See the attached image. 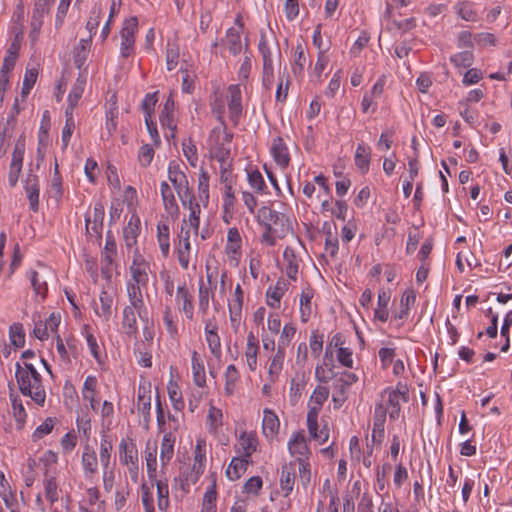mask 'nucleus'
Returning a JSON list of instances; mask_svg holds the SVG:
<instances>
[{"label": "nucleus", "instance_id": "24", "mask_svg": "<svg viewBox=\"0 0 512 512\" xmlns=\"http://www.w3.org/2000/svg\"><path fill=\"white\" fill-rule=\"evenodd\" d=\"M259 351V341L257 337L250 332L247 336V344L245 348V357L247 365L251 371H255L257 368V355Z\"/></svg>", "mask_w": 512, "mask_h": 512}, {"label": "nucleus", "instance_id": "50", "mask_svg": "<svg viewBox=\"0 0 512 512\" xmlns=\"http://www.w3.org/2000/svg\"><path fill=\"white\" fill-rule=\"evenodd\" d=\"M319 407H310L307 413V427L311 437H321L318 434Z\"/></svg>", "mask_w": 512, "mask_h": 512}, {"label": "nucleus", "instance_id": "62", "mask_svg": "<svg viewBox=\"0 0 512 512\" xmlns=\"http://www.w3.org/2000/svg\"><path fill=\"white\" fill-rule=\"evenodd\" d=\"M183 153L190 165L195 167L198 160L197 149L191 139L183 143Z\"/></svg>", "mask_w": 512, "mask_h": 512}, {"label": "nucleus", "instance_id": "23", "mask_svg": "<svg viewBox=\"0 0 512 512\" xmlns=\"http://www.w3.org/2000/svg\"><path fill=\"white\" fill-rule=\"evenodd\" d=\"M160 193L163 200L164 208L166 212L175 217L178 215L179 208L173 194V191L167 182H162L160 185Z\"/></svg>", "mask_w": 512, "mask_h": 512}, {"label": "nucleus", "instance_id": "12", "mask_svg": "<svg viewBox=\"0 0 512 512\" xmlns=\"http://www.w3.org/2000/svg\"><path fill=\"white\" fill-rule=\"evenodd\" d=\"M387 416V408L383 403L375 406L373 417L372 441L380 443L384 438V425Z\"/></svg>", "mask_w": 512, "mask_h": 512}, {"label": "nucleus", "instance_id": "47", "mask_svg": "<svg viewBox=\"0 0 512 512\" xmlns=\"http://www.w3.org/2000/svg\"><path fill=\"white\" fill-rule=\"evenodd\" d=\"M9 337L11 343L17 347L21 348L25 344V333L23 330V326L20 323H14L9 328Z\"/></svg>", "mask_w": 512, "mask_h": 512}, {"label": "nucleus", "instance_id": "42", "mask_svg": "<svg viewBox=\"0 0 512 512\" xmlns=\"http://www.w3.org/2000/svg\"><path fill=\"white\" fill-rule=\"evenodd\" d=\"M313 298V291L311 288H306L300 295V313L302 322H307L310 318L312 308L311 299Z\"/></svg>", "mask_w": 512, "mask_h": 512}, {"label": "nucleus", "instance_id": "2", "mask_svg": "<svg viewBox=\"0 0 512 512\" xmlns=\"http://www.w3.org/2000/svg\"><path fill=\"white\" fill-rule=\"evenodd\" d=\"M259 217L262 219L265 228L280 239L292 230L289 218L269 207H262L259 211Z\"/></svg>", "mask_w": 512, "mask_h": 512}, {"label": "nucleus", "instance_id": "35", "mask_svg": "<svg viewBox=\"0 0 512 512\" xmlns=\"http://www.w3.org/2000/svg\"><path fill=\"white\" fill-rule=\"evenodd\" d=\"M99 300L100 307L95 308V313L105 321H109L112 316L113 298L106 291H102Z\"/></svg>", "mask_w": 512, "mask_h": 512}, {"label": "nucleus", "instance_id": "6", "mask_svg": "<svg viewBox=\"0 0 512 512\" xmlns=\"http://www.w3.org/2000/svg\"><path fill=\"white\" fill-rule=\"evenodd\" d=\"M138 30V20L136 17H130L125 20L123 27L120 31L121 36V55L129 57L134 52L135 33Z\"/></svg>", "mask_w": 512, "mask_h": 512}, {"label": "nucleus", "instance_id": "16", "mask_svg": "<svg viewBox=\"0 0 512 512\" xmlns=\"http://www.w3.org/2000/svg\"><path fill=\"white\" fill-rule=\"evenodd\" d=\"M289 451L297 458H303L305 461L310 454L307 440L303 431L297 432L288 443Z\"/></svg>", "mask_w": 512, "mask_h": 512}, {"label": "nucleus", "instance_id": "63", "mask_svg": "<svg viewBox=\"0 0 512 512\" xmlns=\"http://www.w3.org/2000/svg\"><path fill=\"white\" fill-rule=\"evenodd\" d=\"M153 156H154L153 148L149 144H145L139 150L138 159H139L140 164L143 167H147L150 165V163L153 159Z\"/></svg>", "mask_w": 512, "mask_h": 512}, {"label": "nucleus", "instance_id": "37", "mask_svg": "<svg viewBox=\"0 0 512 512\" xmlns=\"http://www.w3.org/2000/svg\"><path fill=\"white\" fill-rule=\"evenodd\" d=\"M192 372L195 385L198 387L205 386V368L196 351H194L192 354Z\"/></svg>", "mask_w": 512, "mask_h": 512}, {"label": "nucleus", "instance_id": "51", "mask_svg": "<svg viewBox=\"0 0 512 512\" xmlns=\"http://www.w3.org/2000/svg\"><path fill=\"white\" fill-rule=\"evenodd\" d=\"M299 481L304 489L311 483V470L310 465L303 458H297Z\"/></svg>", "mask_w": 512, "mask_h": 512}, {"label": "nucleus", "instance_id": "9", "mask_svg": "<svg viewBox=\"0 0 512 512\" xmlns=\"http://www.w3.org/2000/svg\"><path fill=\"white\" fill-rule=\"evenodd\" d=\"M24 189L27 193L30 209L38 211L39 206V179L32 169H29L24 179Z\"/></svg>", "mask_w": 512, "mask_h": 512}, {"label": "nucleus", "instance_id": "45", "mask_svg": "<svg viewBox=\"0 0 512 512\" xmlns=\"http://www.w3.org/2000/svg\"><path fill=\"white\" fill-rule=\"evenodd\" d=\"M113 449L112 442L107 436H104L100 442V463L103 469H108L111 460V452Z\"/></svg>", "mask_w": 512, "mask_h": 512}, {"label": "nucleus", "instance_id": "28", "mask_svg": "<svg viewBox=\"0 0 512 512\" xmlns=\"http://www.w3.org/2000/svg\"><path fill=\"white\" fill-rule=\"evenodd\" d=\"M27 277L30 280L35 294L45 298L48 292L46 276L43 273L31 269L27 272Z\"/></svg>", "mask_w": 512, "mask_h": 512}, {"label": "nucleus", "instance_id": "34", "mask_svg": "<svg viewBox=\"0 0 512 512\" xmlns=\"http://www.w3.org/2000/svg\"><path fill=\"white\" fill-rule=\"evenodd\" d=\"M286 291V284L278 281L274 287H269L266 292L267 305L272 308H279L281 298Z\"/></svg>", "mask_w": 512, "mask_h": 512}, {"label": "nucleus", "instance_id": "1", "mask_svg": "<svg viewBox=\"0 0 512 512\" xmlns=\"http://www.w3.org/2000/svg\"><path fill=\"white\" fill-rule=\"evenodd\" d=\"M15 378L19 391L30 397L37 405L44 406L46 400V392L42 382V377L32 363H24L22 366L19 362L15 364Z\"/></svg>", "mask_w": 512, "mask_h": 512}, {"label": "nucleus", "instance_id": "17", "mask_svg": "<svg viewBox=\"0 0 512 512\" xmlns=\"http://www.w3.org/2000/svg\"><path fill=\"white\" fill-rule=\"evenodd\" d=\"M84 474L86 478H91L98 470V459L96 452L90 445H85L81 457Z\"/></svg>", "mask_w": 512, "mask_h": 512}, {"label": "nucleus", "instance_id": "27", "mask_svg": "<svg viewBox=\"0 0 512 512\" xmlns=\"http://www.w3.org/2000/svg\"><path fill=\"white\" fill-rule=\"evenodd\" d=\"M120 461L124 465L138 463V450L136 444L131 441L122 440L119 445Z\"/></svg>", "mask_w": 512, "mask_h": 512}, {"label": "nucleus", "instance_id": "48", "mask_svg": "<svg viewBox=\"0 0 512 512\" xmlns=\"http://www.w3.org/2000/svg\"><path fill=\"white\" fill-rule=\"evenodd\" d=\"M239 379V372L235 365L231 364L226 368L225 372V391L228 395H232L235 385Z\"/></svg>", "mask_w": 512, "mask_h": 512}, {"label": "nucleus", "instance_id": "15", "mask_svg": "<svg viewBox=\"0 0 512 512\" xmlns=\"http://www.w3.org/2000/svg\"><path fill=\"white\" fill-rule=\"evenodd\" d=\"M205 339L212 355L220 359L222 355L221 341L217 333V326L212 324L211 321H207L205 324Z\"/></svg>", "mask_w": 512, "mask_h": 512}, {"label": "nucleus", "instance_id": "40", "mask_svg": "<svg viewBox=\"0 0 512 512\" xmlns=\"http://www.w3.org/2000/svg\"><path fill=\"white\" fill-rule=\"evenodd\" d=\"M20 48H17L16 45H10L6 55L3 59L2 67L0 74H4L5 76H8L9 72L13 70L16 61L19 57Z\"/></svg>", "mask_w": 512, "mask_h": 512}, {"label": "nucleus", "instance_id": "25", "mask_svg": "<svg viewBox=\"0 0 512 512\" xmlns=\"http://www.w3.org/2000/svg\"><path fill=\"white\" fill-rule=\"evenodd\" d=\"M257 443L254 433L242 432L238 439V451L242 453V457L250 459L251 455L256 451Z\"/></svg>", "mask_w": 512, "mask_h": 512}, {"label": "nucleus", "instance_id": "64", "mask_svg": "<svg viewBox=\"0 0 512 512\" xmlns=\"http://www.w3.org/2000/svg\"><path fill=\"white\" fill-rule=\"evenodd\" d=\"M249 184L256 192H262L265 187V182L262 174L258 171H252L248 173Z\"/></svg>", "mask_w": 512, "mask_h": 512}, {"label": "nucleus", "instance_id": "13", "mask_svg": "<svg viewBox=\"0 0 512 512\" xmlns=\"http://www.w3.org/2000/svg\"><path fill=\"white\" fill-rule=\"evenodd\" d=\"M228 92L230 97L228 102L230 119L234 122L235 125H237L239 117L242 113L241 89L239 85H230Z\"/></svg>", "mask_w": 512, "mask_h": 512}, {"label": "nucleus", "instance_id": "46", "mask_svg": "<svg viewBox=\"0 0 512 512\" xmlns=\"http://www.w3.org/2000/svg\"><path fill=\"white\" fill-rule=\"evenodd\" d=\"M198 197L204 205H207L209 200V175L203 170L200 172L198 179Z\"/></svg>", "mask_w": 512, "mask_h": 512}, {"label": "nucleus", "instance_id": "59", "mask_svg": "<svg viewBox=\"0 0 512 512\" xmlns=\"http://www.w3.org/2000/svg\"><path fill=\"white\" fill-rule=\"evenodd\" d=\"M217 120L221 123V127L214 128L212 134L220 133L222 131L223 132V141L222 142H224L226 145L229 146L232 141L233 134L231 132L227 131V127L224 122L222 106H220L218 108Z\"/></svg>", "mask_w": 512, "mask_h": 512}, {"label": "nucleus", "instance_id": "3", "mask_svg": "<svg viewBox=\"0 0 512 512\" xmlns=\"http://www.w3.org/2000/svg\"><path fill=\"white\" fill-rule=\"evenodd\" d=\"M382 398L387 397L388 405L391 408L389 413L390 419H397L400 415L401 405L400 400L404 402L409 400V389L406 384L399 382L395 389L386 388L382 394Z\"/></svg>", "mask_w": 512, "mask_h": 512}, {"label": "nucleus", "instance_id": "38", "mask_svg": "<svg viewBox=\"0 0 512 512\" xmlns=\"http://www.w3.org/2000/svg\"><path fill=\"white\" fill-rule=\"evenodd\" d=\"M173 110H174V101L172 97L170 96L165 104L164 107L160 113L159 119L162 127H167L173 132L176 129V126L173 123Z\"/></svg>", "mask_w": 512, "mask_h": 512}, {"label": "nucleus", "instance_id": "58", "mask_svg": "<svg viewBox=\"0 0 512 512\" xmlns=\"http://www.w3.org/2000/svg\"><path fill=\"white\" fill-rule=\"evenodd\" d=\"M329 397V389L325 386H317L313 394L311 395V402H313L315 405L313 407H319V411L321 410L324 402Z\"/></svg>", "mask_w": 512, "mask_h": 512}, {"label": "nucleus", "instance_id": "29", "mask_svg": "<svg viewBox=\"0 0 512 512\" xmlns=\"http://www.w3.org/2000/svg\"><path fill=\"white\" fill-rule=\"evenodd\" d=\"M189 231L181 232L179 247L177 249L178 261L183 269H188L189 266V255L191 250Z\"/></svg>", "mask_w": 512, "mask_h": 512}, {"label": "nucleus", "instance_id": "32", "mask_svg": "<svg viewBox=\"0 0 512 512\" xmlns=\"http://www.w3.org/2000/svg\"><path fill=\"white\" fill-rule=\"evenodd\" d=\"M175 437L172 433H165L161 442L160 461L165 467L174 455Z\"/></svg>", "mask_w": 512, "mask_h": 512}, {"label": "nucleus", "instance_id": "55", "mask_svg": "<svg viewBox=\"0 0 512 512\" xmlns=\"http://www.w3.org/2000/svg\"><path fill=\"white\" fill-rule=\"evenodd\" d=\"M205 469L204 463L193 462V466L189 472L184 474V481L187 485L195 484Z\"/></svg>", "mask_w": 512, "mask_h": 512}, {"label": "nucleus", "instance_id": "19", "mask_svg": "<svg viewBox=\"0 0 512 512\" xmlns=\"http://www.w3.org/2000/svg\"><path fill=\"white\" fill-rule=\"evenodd\" d=\"M136 315H138V308L133 305H127L123 309L122 327L128 336H136L138 332Z\"/></svg>", "mask_w": 512, "mask_h": 512}, {"label": "nucleus", "instance_id": "54", "mask_svg": "<svg viewBox=\"0 0 512 512\" xmlns=\"http://www.w3.org/2000/svg\"><path fill=\"white\" fill-rule=\"evenodd\" d=\"M457 14L466 21H476L477 14L468 2H459L455 6Z\"/></svg>", "mask_w": 512, "mask_h": 512}, {"label": "nucleus", "instance_id": "26", "mask_svg": "<svg viewBox=\"0 0 512 512\" xmlns=\"http://www.w3.org/2000/svg\"><path fill=\"white\" fill-rule=\"evenodd\" d=\"M86 80L82 77H78L68 95V106L65 110V114H73L74 109L77 107L79 100L85 89Z\"/></svg>", "mask_w": 512, "mask_h": 512}, {"label": "nucleus", "instance_id": "60", "mask_svg": "<svg viewBox=\"0 0 512 512\" xmlns=\"http://www.w3.org/2000/svg\"><path fill=\"white\" fill-rule=\"evenodd\" d=\"M65 116H66V123L62 130V136H61V140H62L64 149L68 146L70 138H71L73 130H74V127H75L73 114L72 113L65 114Z\"/></svg>", "mask_w": 512, "mask_h": 512}, {"label": "nucleus", "instance_id": "4", "mask_svg": "<svg viewBox=\"0 0 512 512\" xmlns=\"http://www.w3.org/2000/svg\"><path fill=\"white\" fill-rule=\"evenodd\" d=\"M131 278L128 283L137 284L140 286H147L149 281L148 272L150 271L149 263L144 257L135 250L133 261L129 267Z\"/></svg>", "mask_w": 512, "mask_h": 512}, {"label": "nucleus", "instance_id": "8", "mask_svg": "<svg viewBox=\"0 0 512 512\" xmlns=\"http://www.w3.org/2000/svg\"><path fill=\"white\" fill-rule=\"evenodd\" d=\"M146 288L147 286H140L128 282L126 285L129 305H133V307L138 308V316L141 320H146L148 314L143 297V291L146 290Z\"/></svg>", "mask_w": 512, "mask_h": 512}, {"label": "nucleus", "instance_id": "11", "mask_svg": "<svg viewBox=\"0 0 512 512\" xmlns=\"http://www.w3.org/2000/svg\"><path fill=\"white\" fill-rule=\"evenodd\" d=\"M137 410L143 415L146 425L150 422L151 412V390L150 383L148 385L140 384L138 388Z\"/></svg>", "mask_w": 512, "mask_h": 512}, {"label": "nucleus", "instance_id": "18", "mask_svg": "<svg viewBox=\"0 0 512 512\" xmlns=\"http://www.w3.org/2000/svg\"><path fill=\"white\" fill-rule=\"evenodd\" d=\"M157 449V441H147L144 450V458L146 461L148 477L151 480L155 479L157 474Z\"/></svg>", "mask_w": 512, "mask_h": 512}, {"label": "nucleus", "instance_id": "22", "mask_svg": "<svg viewBox=\"0 0 512 512\" xmlns=\"http://www.w3.org/2000/svg\"><path fill=\"white\" fill-rule=\"evenodd\" d=\"M50 2L47 0H35L31 15L30 26L34 31L41 30L43 25V17L49 12Z\"/></svg>", "mask_w": 512, "mask_h": 512}, {"label": "nucleus", "instance_id": "57", "mask_svg": "<svg viewBox=\"0 0 512 512\" xmlns=\"http://www.w3.org/2000/svg\"><path fill=\"white\" fill-rule=\"evenodd\" d=\"M211 153L213 157L220 163H225L230 156V146L224 142H217L212 148Z\"/></svg>", "mask_w": 512, "mask_h": 512}, {"label": "nucleus", "instance_id": "53", "mask_svg": "<svg viewBox=\"0 0 512 512\" xmlns=\"http://www.w3.org/2000/svg\"><path fill=\"white\" fill-rule=\"evenodd\" d=\"M179 60V48L174 43L167 44L166 50V66L169 71L176 68Z\"/></svg>", "mask_w": 512, "mask_h": 512}, {"label": "nucleus", "instance_id": "36", "mask_svg": "<svg viewBox=\"0 0 512 512\" xmlns=\"http://www.w3.org/2000/svg\"><path fill=\"white\" fill-rule=\"evenodd\" d=\"M157 239L163 257H167L170 251V229L168 224L159 223L157 225Z\"/></svg>", "mask_w": 512, "mask_h": 512}, {"label": "nucleus", "instance_id": "52", "mask_svg": "<svg viewBox=\"0 0 512 512\" xmlns=\"http://www.w3.org/2000/svg\"><path fill=\"white\" fill-rule=\"evenodd\" d=\"M168 394L172 402L173 408L178 411L182 410L184 408V401L182 398V393L178 388V385L170 382L168 386Z\"/></svg>", "mask_w": 512, "mask_h": 512}, {"label": "nucleus", "instance_id": "33", "mask_svg": "<svg viewBox=\"0 0 512 512\" xmlns=\"http://www.w3.org/2000/svg\"><path fill=\"white\" fill-rule=\"evenodd\" d=\"M9 387H11V386L9 385ZM10 400H11L12 411H13V416L15 418V421H16L18 427L22 428L26 421L27 414H26V411H25L22 401L19 399L18 395H16L13 392L12 388H10Z\"/></svg>", "mask_w": 512, "mask_h": 512}, {"label": "nucleus", "instance_id": "20", "mask_svg": "<svg viewBox=\"0 0 512 512\" xmlns=\"http://www.w3.org/2000/svg\"><path fill=\"white\" fill-rule=\"evenodd\" d=\"M295 473H296V464L288 463L282 466L281 476H280V486L282 491H284V496H288L294 487L295 484Z\"/></svg>", "mask_w": 512, "mask_h": 512}, {"label": "nucleus", "instance_id": "31", "mask_svg": "<svg viewBox=\"0 0 512 512\" xmlns=\"http://www.w3.org/2000/svg\"><path fill=\"white\" fill-rule=\"evenodd\" d=\"M262 426L263 433L267 437H273L278 433L280 422L277 415L272 410H264Z\"/></svg>", "mask_w": 512, "mask_h": 512}, {"label": "nucleus", "instance_id": "39", "mask_svg": "<svg viewBox=\"0 0 512 512\" xmlns=\"http://www.w3.org/2000/svg\"><path fill=\"white\" fill-rule=\"evenodd\" d=\"M355 164L362 171L367 172L370 164V148L365 144H358L355 152Z\"/></svg>", "mask_w": 512, "mask_h": 512}, {"label": "nucleus", "instance_id": "14", "mask_svg": "<svg viewBox=\"0 0 512 512\" xmlns=\"http://www.w3.org/2000/svg\"><path fill=\"white\" fill-rule=\"evenodd\" d=\"M271 154L282 169H285L290 162L288 148L282 137H276L271 145Z\"/></svg>", "mask_w": 512, "mask_h": 512}, {"label": "nucleus", "instance_id": "30", "mask_svg": "<svg viewBox=\"0 0 512 512\" xmlns=\"http://www.w3.org/2000/svg\"><path fill=\"white\" fill-rule=\"evenodd\" d=\"M250 460L244 457H234L226 469V476L234 481L246 471Z\"/></svg>", "mask_w": 512, "mask_h": 512}, {"label": "nucleus", "instance_id": "10", "mask_svg": "<svg viewBox=\"0 0 512 512\" xmlns=\"http://www.w3.org/2000/svg\"><path fill=\"white\" fill-rule=\"evenodd\" d=\"M116 254H117L116 242H115L113 236L109 232L106 237V243H105L104 250L102 252V268H101V270H102V274L106 278H110V273L112 270V265L114 263V258L116 256Z\"/></svg>", "mask_w": 512, "mask_h": 512}, {"label": "nucleus", "instance_id": "41", "mask_svg": "<svg viewBox=\"0 0 512 512\" xmlns=\"http://www.w3.org/2000/svg\"><path fill=\"white\" fill-rule=\"evenodd\" d=\"M177 300L182 302V310L187 318L192 319L194 311L192 296L189 294L185 285L177 288Z\"/></svg>", "mask_w": 512, "mask_h": 512}, {"label": "nucleus", "instance_id": "49", "mask_svg": "<svg viewBox=\"0 0 512 512\" xmlns=\"http://www.w3.org/2000/svg\"><path fill=\"white\" fill-rule=\"evenodd\" d=\"M285 358V349H283V346L277 347V352L272 358V361L269 366V374L271 377H277L279 373L282 370L283 362Z\"/></svg>", "mask_w": 512, "mask_h": 512}, {"label": "nucleus", "instance_id": "7", "mask_svg": "<svg viewBox=\"0 0 512 512\" xmlns=\"http://www.w3.org/2000/svg\"><path fill=\"white\" fill-rule=\"evenodd\" d=\"M168 178L173 184L180 199L184 201L189 198V182L186 174L180 170L179 165L175 162H171L168 167Z\"/></svg>", "mask_w": 512, "mask_h": 512}, {"label": "nucleus", "instance_id": "56", "mask_svg": "<svg viewBox=\"0 0 512 512\" xmlns=\"http://www.w3.org/2000/svg\"><path fill=\"white\" fill-rule=\"evenodd\" d=\"M456 67L468 68L473 63V54L471 51L459 52L450 58Z\"/></svg>", "mask_w": 512, "mask_h": 512}, {"label": "nucleus", "instance_id": "5", "mask_svg": "<svg viewBox=\"0 0 512 512\" xmlns=\"http://www.w3.org/2000/svg\"><path fill=\"white\" fill-rule=\"evenodd\" d=\"M25 154V140L19 138L12 152L11 163L9 165L8 182L11 187H15L18 183Z\"/></svg>", "mask_w": 512, "mask_h": 512}, {"label": "nucleus", "instance_id": "43", "mask_svg": "<svg viewBox=\"0 0 512 512\" xmlns=\"http://www.w3.org/2000/svg\"><path fill=\"white\" fill-rule=\"evenodd\" d=\"M284 260L286 261V275L292 279L296 280V276L298 273V260L294 254L293 249L287 247L283 253Z\"/></svg>", "mask_w": 512, "mask_h": 512}, {"label": "nucleus", "instance_id": "61", "mask_svg": "<svg viewBox=\"0 0 512 512\" xmlns=\"http://www.w3.org/2000/svg\"><path fill=\"white\" fill-rule=\"evenodd\" d=\"M296 333V327L292 324H286L281 332V336L278 342V347L283 346V349L286 350V348L289 346L291 339L294 337Z\"/></svg>", "mask_w": 512, "mask_h": 512}, {"label": "nucleus", "instance_id": "21", "mask_svg": "<svg viewBox=\"0 0 512 512\" xmlns=\"http://www.w3.org/2000/svg\"><path fill=\"white\" fill-rule=\"evenodd\" d=\"M140 219L136 214H133L127 225L123 229V237L127 248H133L137 243L139 236Z\"/></svg>", "mask_w": 512, "mask_h": 512}, {"label": "nucleus", "instance_id": "44", "mask_svg": "<svg viewBox=\"0 0 512 512\" xmlns=\"http://www.w3.org/2000/svg\"><path fill=\"white\" fill-rule=\"evenodd\" d=\"M226 45L229 51L234 55H238L242 50L241 36L239 31L230 28L226 33Z\"/></svg>", "mask_w": 512, "mask_h": 512}]
</instances>
